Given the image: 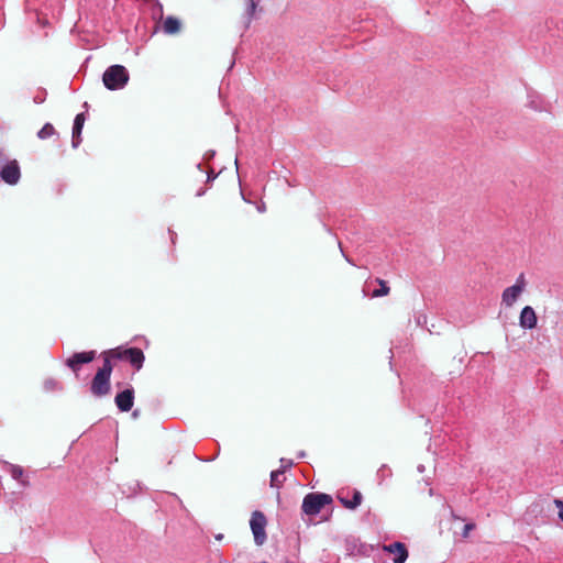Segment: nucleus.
<instances>
[{
  "label": "nucleus",
  "mask_w": 563,
  "mask_h": 563,
  "mask_svg": "<svg viewBox=\"0 0 563 563\" xmlns=\"http://www.w3.org/2000/svg\"><path fill=\"white\" fill-rule=\"evenodd\" d=\"M129 79V71L122 65H112L108 67L102 76V81L109 90H119L124 88Z\"/></svg>",
  "instance_id": "1"
},
{
  "label": "nucleus",
  "mask_w": 563,
  "mask_h": 563,
  "mask_svg": "<svg viewBox=\"0 0 563 563\" xmlns=\"http://www.w3.org/2000/svg\"><path fill=\"white\" fill-rule=\"evenodd\" d=\"M332 503V497L322 493H310L305 496L302 501V511L308 516L318 515L321 509Z\"/></svg>",
  "instance_id": "2"
},
{
  "label": "nucleus",
  "mask_w": 563,
  "mask_h": 563,
  "mask_svg": "<svg viewBox=\"0 0 563 563\" xmlns=\"http://www.w3.org/2000/svg\"><path fill=\"white\" fill-rule=\"evenodd\" d=\"M527 287L525 274H520L512 286L507 287L501 295V303L507 308L512 307Z\"/></svg>",
  "instance_id": "3"
},
{
  "label": "nucleus",
  "mask_w": 563,
  "mask_h": 563,
  "mask_svg": "<svg viewBox=\"0 0 563 563\" xmlns=\"http://www.w3.org/2000/svg\"><path fill=\"white\" fill-rule=\"evenodd\" d=\"M267 526L266 517L262 511H253L250 520V527L254 536L256 545H263L267 539L265 528Z\"/></svg>",
  "instance_id": "4"
},
{
  "label": "nucleus",
  "mask_w": 563,
  "mask_h": 563,
  "mask_svg": "<svg viewBox=\"0 0 563 563\" xmlns=\"http://www.w3.org/2000/svg\"><path fill=\"white\" fill-rule=\"evenodd\" d=\"M109 353L114 358L128 360L136 369H140L144 362V354L140 349L131 347L122 350L120 347L110 350Z\"/></svg>",
  "instance_id": "5"
},
{
  "label": "nucleus",
  "mask_w": 563,
  "mask_h": 563,
  "mask_svg": "<svg viewBox=\"0 0 563 563\" xmlns=\"http://www.w3.org/2000/svg\"><path fill=\"white\" fill-rule=\"evenodd\" d=\"M0 176L9 185H15L21 176L20 167L15 161L0 166Z\"/></svg>",
  "instance_id": "6"
},
{
  "label": "nucleus",
  "mask_w": 563,
  "mask_h": 563,
  "mask_svg": "<svg viewBox=\"0 0 563 563\" xmlns=\"http://www.w3.org/2000/svg\"><path fill=\"white\" fill-rule=\"evenodd\" d=\"M110 390V377L100 373H96L92 383H91V391L95 396L101 397L109 393Z\"/></svg>",
  "instance_id": "7"
},
{
  "label": "nucleus",
  "mask_w": 563,
  "mask_h": 563,
  "mask_svg": "<svg viewBox=\"0 0 563 563\" xmlns=\"http://www.w3.org/2000/svg\"><path fill=\"white\" fill-rule=\"evenodd\" d=\"M95 356V351L75 353L66 360V365L76 373L81 364L90 363Z\"/></svg>",
  "instance_id": "8"
},
{
  "label": "nucleus",
  "mask_w": 563,
  "mask_h": 563,
  "mask_svg": "<svg viewBox=\"0 0 563 563\" xmlns=\"http://www.w3.org/2000/svg\"><path fill=\"white\" fill-rule=\"evenodd\" d=\"M538 318L534 309L531 306L522 308L519 316V325L525 330H532L537 327Z\"/></svg>",
  "instance_id": "9"
},
{
  "label": "nucleus",
  "mask_w": 563,
  "mask_h": 563,
  "mask_svg": "<svg viewBox=\"0 0 563 563\" xmlns=\"http://www.w3.org/2000/svg\"><path fill=\"white\" fill-rule=\"evenodd\" d=\"M115 405L121 411H130L133 407L134 402V390L133 388H128L115 396Z\"/></svg>",
  "instance_id": "10"
},
{
  "label": "nucleus",
  "mask_w": 563,
  "mask_h": 563,
  "mask_svg": "<svg viewBox=\"0 0 563 563\" xmlns=\"http://www.w3.org/2000/svg\"><path fill=\"white\" fill-rule=\"evenodd\" d=\"M383 550L395 555L394 563H405L408 558L407 548L401 542L385 544Z\"/></svg>",
  "instance_id": "11"
},
{
  "label": "nucleus",
  "mask_w": 563,
  "mask_h": 563,
  "mask_svg": "<svg viewBox=\"0 0 563 563\" xmlns=\"http://www.w3.org/2000/svg\"><path fill=\"white\" fill-rule=\"evenodd\" d=\"M85 120H86V118H85L84 113H79L75 117L74 125H73V137H71V145L74 148L78 147V145L81 142L80 135H81Z\"/></svg>",
  "instance_id": "12"
},
{
  "label": "nucleus",
  "mask_w": 563,
  "mask_h": 563,
  "mask_svg": "<svg viewBox=\"0 0 563 563\" xmlns=\"http://www.w3.org/2000/svg\"><path fill=\"white\" fill-rule=\"evenodd\" d=\"M338 498L345 508L355 509L361 505L363 496L358 490H354L352 501H347V499L343 497L342 494H340Z\"/></svg>",
  "instance_id": "13"
},
{
  "label": "nucleus",
  "mask_w": 563,
  "mask_h": 563,
  "mask_svg": "<svg viewBox=\"0 0 563 563\" xmlns=\"http://www.w3.org/2000/svg\"><path fill=\"white\" fill-rule=\"evenodd\" d=\"M179 29H180V22L176 18L168 16L164 21L163 31L166 34H175V33H177L179 31Z\"/></svg>",
  "instance_id": "14"
},
{
  "label": "nucleus",
  "mask_w": 563,
  "mask_h": 563,
  "mask_svg": "<svg viewBox=\"0 0 563 563\" xmlns=\"http://www.w3.org/2000/svg\"><path fill=\"white\" fill-rule=\"evenodd\" d=\"M8 472L13 479L19 481L23 486L27 485V482L23 479L24 471L21 466L14 464H8Z\"/></svg>",
  "instance_id": "15"
},
{
  "label": "nucleus",
  "mask_w": 563,
  "mask_h": 563,
  "mask_svg": "<svg viewBox=\"0 0 563 563\" xmlns=\"http://www.w3.org/2000/svg\"><path fill=\"white\" fill-rule=\"evenodd\" d=\"M110 357H113V356L109 353V351L106 352L103 365L101 368L98 369V373L103 374L109 377L111 376V373H112V364H111Z\"/></svg>",
  "instance_id": "16"
},
{
  "label": "nucleus",
  "mask_w": 563,
  "mask_h": 563,
  "mask_svg": "<svg viewBox=\"0 0 563 563\" xmlns=\"http://www.w3.org/2000/svg\"><path fill=\"white\" fill-rule=\"evenodd\" d=\"M285 481V477H284V471L283 470H276V471H273L272 474H271V485L273 487H279L283 482Z\"/></svg>",
  "instance_id": "17"
},
{
  "label": "nucleus",
  "mask_w": 563,
  "mask_h": 563,
  "mask_svg": "<svg viewBox=\"0 0 563 563\" xmlns=\"http://www.w3.org/2000/svg\"><path fill=\"white\" fill-rule=\"evenodd\" d=\"M55 133V129L51 123H46L37 133L38 137L44 140L52 136Z\"/></svg>",
  "instance_id": "18"
},
{
  "label": "nucleus",
  "mask_w": 563,
  "mask_h": 563,
  "mask_svg": "<svg viewBox=\"0 0 563 563\" xmlns=\"http://www.w3.org/2000/svg\"><path fill=\"white\" fill-rule=\"evenodd\" d=\"M378 284H379V289H376L373 291V297H382V296H386L389 294V287L387 286V284L382 280V279H377Z\"/></svg>",
  "instance_id": "19"
},
{
  "label": "nucleus",
  "mask_w": 563,
  "mask_h": 563,
  "mask_svg": "<svg viewBox=\"0 0 563 563\" xmlns=\"http://www.w3.org/2000/svg\"><path fill=\"white\" fill-rule=\"evenodd\" d=\"M44 388L47 391H53V390L59 389V384L55 379L48 378L44 382Z\"/></svg>",
  "instance_id": "20"
},
{
  "label": "nucleus",
  "mask_w": 563,
  "mask_h": 563,
  "mask_svg": "<svg viewBox=\"0 0 563 563\" xmlns=\"http://www.w3.org/2000/svg\"><path fill=\"white\" fill-rule=\"evenodd\" d=\"M390 475H391V471L389 467H387V465H383L377 472V476L379 477L380 481H384L385 478L389 477Z\"/></svg>",
  "instance_id": "21"
},
{
  "label": "nucleus",
  "mask_w": 563,
  "mask_h": 563,
  "mask_svg": "<svg viewBox=\"0 0 563 563\" xmlns=\"http://www.w3.org/2000/svg\"><path fill=\"white\" fill-rule=\"evenodd\" d=\"M554 505L559 510V518L563 521V501L560 499H555Z\"/></svg>",
  "instance_id": "22"
},
{
  "label": "nucleus",
  "mask_w": 563,
  "mask_h": 563,
  "mask_svg": "<svg viewBox=\"0 0 563 563\" xmlns=\"http://www.w3.org/2000/svg\"><path fill=\"white\" fill-rule=\"evenodd\" d=\"M475 528L474 523H466L463 529V537H468V533Z\"/></svg>",
  "instance_id": "23"
},
{
  "label": "nucleus",
  "mask_w": 563,
  "mask_h": 563,
  "mask_svg": "<svg viewBox=\"0 0 563 563\" xmlns=\"http://www.w3.org/2000/svg\"><path fill=\"white\" fill-rule=\"evenodd\" d=\"M280 463H282V467L279 470H283L284 472L292 465V462L290 460H285V459H282Z\"/></svg>",
  "instance_id": "24"
},
{
  "label": "nucleus",
  "mask_w": 563,
  "mask_h": 563,
  "mask_svg": "<svg viewBox=\"0 0 563 563\" xmlns=\"http://www.w3.org/2000/svg\"><path fill=\"white\" fill-rule=\"evenodd\" d=\"M249 7H247V14L251 16L253 15L254 11H255V8H256V4L254 2V0H249Z\"/></svg>",
  "instance_id": "25"
},
{
  "label": "nucleus",
  "mask_w": 563,
  "mask_h": 563,
  "mask_svg": "<svg viewBox=\"0 0 563 563\" xmlns=\"http://www.w3.org/2000/svg\"><path fill=\"white\" fill-rule=\"evenodd\" d=\"M257 210H258L260 212H264V211L266 210L265 205H264V203L258 205V206H257Z\"/></svg>",
  "instance_id": "26"
},
{
  "label": "nucleus",
  "mask_w": 563,
  "mask_h": 563,
  "mask_svg": "<svg viewBox=\"0 0 563 563\" xmlns=\"http://www.w3.org/2000/svg\"><path fill=\"white\" fill-rule=\"evenodd\" d=\"M214 156V151H210L208 153H206V158H212Z\"/></svg>",
  "instance_id": "27"
},
{
  "label": "nucleus",
  "mask_w": 563,
  "mask_h": 563,
  "mask_svg": "<svg viewBox=\"0 0 563 563\" xmlns=\"http://www.w3.org/2000/svg\"><path fill=\"white\" fill-rule=\"evenodd\" d=\"M418 471H419L420 473H422V472L424 471V466H423V465H419V466H418Z\"/></svg>",
  "instance_id": "28"
},
{
  "label": "nucleus",
  "mask_w": 563,
  "mask_h": 563,
  "mask_svg": "<svg viewBox=\"0 0 563 563\" xmlns=\"http://www.w3.org/2000/svg\"><path fill=\"white\" fill-rule=\"evenodd\" d=\"M303 456H305V453H303V452H301V453L299 454V457H303Z\"/></svg>",
  "instance_id": "29"
}]
</instances>
